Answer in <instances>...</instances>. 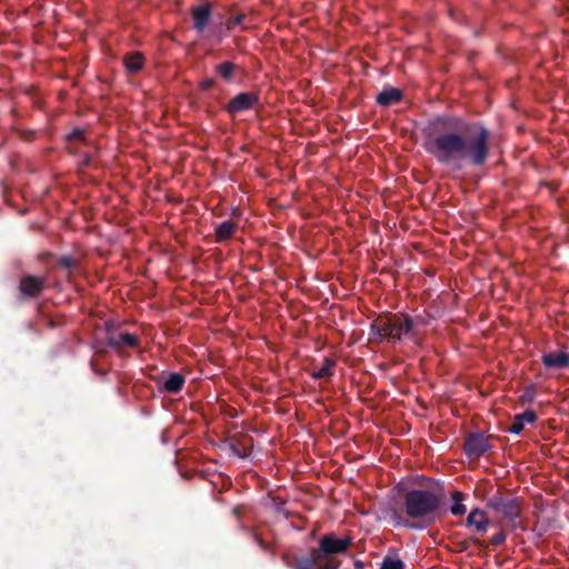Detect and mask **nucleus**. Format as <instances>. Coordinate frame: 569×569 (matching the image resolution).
I'll return each instance as SVG.
<instances>
[{"label": "nucleus", "instance_id": "f257e3e1", "mask_svg": "<svg viewBox=\"0 0 569 569\" xmlns=\"http://www.w3.org/2000/svg\"><path fill=\"white\" fill-rule=\"evenodd\" d=\"M425 149L440 164L460 170L462 161L483 167L490 156V130L481 121L438 116L423 129Z\"/></svg>", "mask_w": 569, "mask_h": 569}, {"label": "nucleus", "instance_id": "f03ea898", "mask_svg": "<svg viewBox=\"0 0 569 569\" xmlns=\"http://www.w3.org/2000/svg\"><path fill=\"white\" fill-rule=\"evenodd\" d=\"M442 505V488L408 490L403 496V511L409 520L403 526L412 530L429 528L441 518Z\"/></svg>", "mask_w": 569, "mask_h": 569}, {"label": "nucleus", "instance_id": "7ed1b4c3", "mask_svg": "<svg viewBox=\"0 0 569 569\" xmlns=\"http://www.w3.org/2000/svg\"><path fill=\"white\" fill-rule=\"evenodd\" d=\"M370 335L373 341L396 343L408 339L415 343L420 342L417 322L412 317L403 312L379 315L370 326Z\"/></svg>", "mask_w": 569, "mask_h": 569}, {"label": "nucleus", "instance_id": "20e7f679", "mask_svg": "<svg viewBox=\"0 0 569 569\" xmlns=\"http://www.w3.org/2000/svg\"><path fill=\"white\" fill-rule=\"evenodd\" d=\"M486 505L499 515L512 530L523 529L521 522L523 501L521 498L497 493L488 498Z\"/></svg>", "mask_w": 569, "mask_h": 569}, {"label": "nucleus", "instance_id": "39448f33", "mask_svg": "<svg viewBox=\"0 0 569 569\" xmlns=\"http://www.w3.org/2000/svg\"><path fill=\"white\" fill-rule=\"evenodd\" d=\"M352 546V538H338L335 533H326L319 540L318 548H315L317 558L322 562V569H339L341 561L337 555L346 553Z\"/></svg>", "mask_w": 569, "mask_h": 569}, {"label": "nucleus", "instance_id": "423d86ee", "mask_svg": "<svg viewBox=\"0 0 569 569\" xmlns=\"http://www.w3.org/2000/svg\"><path fill=\"white\" fill-rule=\"evenodd\" d=\"M106 340L110 348L118 352H122L128 348H138L140 339L138 336L122 331L120 326L114 322L106 323Z\"/></svg>", "mask_w": 569, "mask_h": 569}, {"label": "nucleus", "instance_id": "0eeeda50", "mask_svg": "<svg viewBox=\"0 0 569 569\" xmlns=\"http://www.w3.org/2000/svg\"><path fill=\"white\" fill-rule=\"evenodd\" d=\"M47 277H38L33 274H24L19 281V291L27 299L38 298L44 290Z\"/></svg>", "mask_w": 569, "mask_h": 569}, {"label": "nucleus", "instance_id": "6e6552de", "mask_svg": "<svg viewBox=\"0 0 569 569\" xmlns=\"http://www.w3.org/2000/svg\"><path fill=\"white\" fill-rule=\"evenodd\" d=\"M260 104L259 96L254 92H240L234 96L226 106L224 110L229 114H237Z\"/></svg>", "mask_w": 569, "mask_h": 569}, {"label": "nucleus", "instance_id": "1a4fd4ad", "mask_svg": "<svg viewBox=\"0 0 569 569\" xmlns=\"http://www.w3.org/2000/svg\"><path fill=\"white\" fill-rule=\"evenodd\" d=\"M491 449L489 438L481 433L469 435L463 443V451L467 457L477 459Z\"/></svg>", "mask_w": 569, "mask_h": 569}, {"label": "nucleus", "instance_id": "9d476101", "mask_svg": "<svg viewBox=\"0 0 569 569\" xmlns=\"http://www.w3.org/2000/svg\"><path fill=\"white\" fill-rule=\"evenodd\" d=\"M253 448V438L248 435H236L230 439V449L239 458H248Z\"/></svg>", "mask_w": 569, "mask_h": 569}, {"label": "nucleus", "instance_id": "9b49d317", "mask_svg": "<svg viewBox=\"0 0 569 569\" xmlns=\"http://www.w3.org/2000/svg\"><path fill=\"white\" fill-rule=\"evenodd\" d=\"M283 560L286 565L291 569H322V562L320 561V558H317L315 548L307 557L296 558L291 562L287 556H283Z\"/></svg>", "mask_w": 569, "mask_h": 569}, {"label": "nucleus", "instance_id": "f8f14e48", "mask_svg": "<svg viewBox=\"0 0 569 569\" xmlns=\"http://www.w3.org/2000/svg\"><path fill=\"white\" fill-rule=\"evenodd\" d=\"M191 14L193 19V28L198 33H202L211 18L210 3L207 2L204 4L192 8Z\"/></svg>", "mask_w": 569, "mask_h": 569}, {"label": "nucleus", "instance_id": "ddd939ff", "mask_svg": "<svg viewBox=\"0 0 569 569\" xmlns=\"http://www.w3.org/2000/svg\"><path fill=\"white\" fill-rule=\"evenodd\" d=\"M466 525L467 527L475 528L476 532L483 535L488 530L489 518L483 510L475 508L469 512Z\"/></svg>", "mask_w": 569, "mask_h": 569}, {"label": "nucleus", "instance_id": "4468645a", "mask_svg": "<svg viewBox=\"0 0 569 569\" xmlns=\"http://www.w3.org/2000/svg\"><path fill=\"white\" fill-rule=\"evenodd\" d=\"M547 369H563L569 367V353L566 351L547 352L541 357Z\"/></svg>", "mask_w": 569, "mask_h": 569}, {"label": "nucleus", "instance_id": "2eb2a0df", "mask_svg": "<svg viewBox=\"0 0 569 569\" xmlns=\"http://www.w3.org/2000/svg\"><path fill=\"white\" fill-rule=\"evenodd\" d=\"M403 98L402 91L398 88L386 87L377 96L376 101L380 107H390L400 102Z\"/></svg>", "mask_w": 569, "mask_h": 569}, {"label": "nucleus", "instance_id": "dca6fc26", "mask_svg": "<svg viewBox=\"0 0 569 569\" xmlns=\"http://www.w3.org/2000/svg\"><path fill=\"white\" fill-rule=\"evenodd\" d=\"M537 420V413L533 410H526L522 413L516 415L512 423L507 428L510 433L519 435L526 423H533Z\"/></svg>", "mask_w": 569, "mask_h": 569}, {"label": "nucleus", "instance_id": "f3484780", "mask_svg": "<svg viewBox=\"0 0 569 569\" xmlns=\"http://www.w3.org/2000/svg\"><path fill=\"white\" fill-rule=\"evenodd\" d=\"M238 229V224L231 220H226L214 227V238L217 242H226L231 239Z\"/></svg>", "mask_w": 569, "mask_h": 569}, {"label": "nucleus", "instance_id": "a211bd4d", "mask_svg": "<svg viewBox=\"0 0 569 569\" xmlns=\"http://www.w3.org/2000/svg\"><path fill=\"white\" fill-rule=\"evenodd\" d=\"M184 382L186 379L181 373L171 372L160 389L168 393H178L183 388Z\"/></svg>", "mask_w": 569, "mask_h": 569}, {"label": "nucleus", "instance_id": "6ab92c4d", "mask_svg": "<svg viewBox=\"0 0 569 569\" xmlns=\"http://www.w3.org/2000/svg\"><path fill=\"white\" fill-rule=\"evenodd\" d=\"M123 62L128 72L137 73L143 67L144 57L141 52H131L126 54Z\"/></svg>", "mask_w": 569, "mask_h": 569}, {"label": "nucleus", "instance_id": "aec40b11", "mask_svg": "<svg viewBox=\"0 0 569 569\" xmlns=\"http://www.w3.org/2000/svg\"><path fill=\"white\" fill-rule=\"evenodd\" d=\"M237 69L238 66L230 61L222 62L214 68L216 72L226 81H231L233 79Z\"/></svg>", "mask_w": 569, "mask_h": 569}, {"label": "nucleus", "instance_id": "412c9836", "mask_svg": "<svg viewBox=\"0 0 569 569\" xmlns=\"http://www.w3.org/2000/svg\"><path fill=\"white\" fill-rule=\"evenodd\" d=\"M451 498H452V506L450 507V512L453 515V516H462L466 513L467 511V508L466 506L462 503L463 499H465V493L461 492V491H453L452 495H451Z\"/></svg>", "mask_w": 569, "mask_h": 569}, {"label": "nucleus", "instance_id": "4be33fe9", "mask_svg": "<svg viewBox=\"0 0 569 569\" xmlns=\"http://www.w3.org/2000/svg\"><path fill=\"white\" fill-rule=\"evenodd\" d=\"M336 366V360L332 358H325L323 365L317 371L311 373L313 379L329 378L333 375L332 369Z\"/></svg>", "mask_w": 569, "mask_h": 569}, {"label": "nucleus", "instance_id": "5701e85b", "mask_svg": "<svg viewBox=\"0 0 569 569\" xmlns=\"http://www.w3.org/2000/svg\"><path fill=\"white\" fill-rule=\"evenodd\" d=\"M506 539H507V535L505 533L503 530H500L496 535L492 536V538L490 539V542L488 545H486L482 540H480L477 537L472 538V541L476 546H479L481 548H488L489 545L492 547H499L502 543H505Z\"/></svg>", "mask_w": 569, "mask_h": 569}, {"label": "nucleus", "instance_id": "b1692460", "mask_svg": "<svg viewBox=\"0 0 569 569\" xmlns=\"http://www.w3.org/2000/svg\"><path fill=\"white\" fill-rule=\"evenodd\" d=\"M380 569H405V563L401 559L386 557L381 563Z\"/></svg>", "mask_w": 569, "mask_h": 569}, {"label": "nucleus", "instance_id": "393cba45", "mask_svg": "<svg viewBox=\"0 0 569 569\" xmlns=\"http://www.w3.org/2000/svg\"><path fill=\"white\" fill-rule=\"evenodd\" d=\"M58 264L61 268H64V269H67L70 272L71 270H73L77 267L78 262L71 256H63V257L59 258Z\"/></svg>", "mask_w": 569, "mask_h": 569}, {"label": "nucleus", "instance_id": "a878e982", "mask_svg": "<svg viewBox=\"0 0 569 569\" xmlns=\"http://www.w3.org/2000/svg\"><path fill=\"white\" fill-rule=\"evenodd\" d=\"M69 141H84V131L80 128H76L67 137Z\"/></svg>", "mask_w": 569, "mask_h": 569}, {"label": "nucleus", "instance_id": "bb28decb", "mask_svg": "<svg viewBox=\"0 0 569 569\" xmlns=\"http://www.w3.org/2000/svg\"><path fill=\"white\" fill-rule=\"evenodd\" d=\"M244 20V14H237L234 18L228 21V29H232L238 24H241Z\"/></svg>", "mask_w": 569, "mask_h": 569}, {"label": "nucleus", "instance_id": "cd10ccee", "mask_svg": "<svg viewBox=\"0 0 569 569\" xmlns=\"http://www.w3.org/2000/svg\"><path fill=\"white\" fill-rule=\"evenodd\" d=\"M216 84V80L214 79H206L203 81L200 82V88L204 91L211 89L213 86Z\"/></svg>", "mask_w": 569, "mask_h": 569}, {"label": "nucleus", "instance_id": "c85d7f7f", "mask_svg": "<svg viewBox=\"0 0 569 569\" xmlns=\"http://www.w3.org/2000/svg\"><path fill=\"white\" fill-rule=\"evenodd\" d=\"M254 541L258 543V546L263 550V551H268L269 550V546L268 543L258 535H254Z\"/></svg>", "mask_w": 569, "mask_h": 569}, {"label": "nucleus", "instance_id": "c756f323", "mask_svg": "<svg viewBox=\"0 0 569 569\" xmlns=\"http://www.w3.org/2000/svg\"><path fill=\"white\" fill-rule=\"evenodd\" d=\"M254 541L258 543V546L263 550V551H268L269 550V546L268 543L258 535H254Z\"/></svg>", "mask_w": 569, "mask_h": 569}, {"label": "nucleus", "instance_id": "7c9ffc66", "mask_svg": "<svg viewBox=\"0 0 569 569\" xmlns=\"http://www.w3.org/2000/svg\"><path fill=\"white\" fill-rule=\"evenodd\" d=\"M232 513L238 520H240L242 516V506H234L232 509Z\"/></svg>", "mask_w": 569, "mask_h": 569}, {"label": "nucleus", "instance_id": "2f4dec72", "mask_svg": "<svg viewBox=\"0 0 569 569\" xmlns=\"http://www.w3.org/2000/svg\"><path fill=\"white\" fill-rule=\"evenodd\" d=\"M535 392L532 389H527L522 396L523 400L531 401L533 399Z\"/></svg>", "mask_w": 569, "mask_h": 569}, {"label": "nucleus", "instance_id": "473e14b6", "mask_svg": "<svg viewBox=\"0 0 569 569\" xmlns=\"http://www.w3.org/2000/svg\"><path fill=\"white\" fill-rule=\"evenodd\" d=\"M355 568L356 569H363L365 568V565L362 561L358 560L355 562Z\"/></svg>", "mask_w": 569, "mask_h": 569}, {"label": "nucleus", "instance_id": "72a5a7b5", "mask_svg": "<svg viewBox=\"0 0 569 569\" xmlns=\"http://www.w3.org/2000/svg\"><path fill=\"white\" fill-rule=\"evenodd\" d=\"M82 163H83L84 166H88V164L90 163V157H89L88 154H84L83 160H82Z\"/></svg>", "mask_w": 569, "mask_h": 569}, {"label": "nucleus", "instance_id": "f704fd0d", "mask_svg": "<svg viewBox=\"0 0 569 569\" xmlns=\"http://www.w3.org/2000/svg\"><path fill=\"white\" fill-rule=\"evenodd\" d=\"M96 349H97V352H99V353H103V352H104V350L99 349V347H98V346H96Z\"/></svg>", "mask_w": 569, "mask_h": 569}, {"label": "nucleus", "instance_id": "c9c22d12", "mask_svg": "<svg viewBox=\"0 0 569 569\" xmlns=\"http://www.w3.org/2000/svg\"><path fill=\"white\" fill-rule=\"evenodd\" d=\"M449 13L453 18V11L451 9L449 10Z\"/></svg>", "mask_w": 569, "mask_h": 569}]
</instances>
